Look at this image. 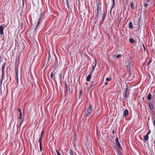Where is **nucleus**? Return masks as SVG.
Masks as SVG:
<instances>
[{
  "label": "nucleus",
  "instance_id": "f257e3e1",
  "mask_svg": "<svg viewBox=\"0 0 155 155\" xmlns=\"http://www.w3.org/2000/svg\"><path fill=\"white\" fill-rule=\"evenodd\" d=\"M125 65L127 68L129 70V71H130V68L132 66V61L130 59H128L127 61H126Z\"/></svg>",
  "mask_w": 155,
  "mask_h": 155
},
{
  "label": "nucleus",
  "instance_id": "f03ea898",
  "mask_svg": "<svg viewBox=\"0 0 155 155\" xmlns=\"http://www.w3.org/2000/svg\"><path fill=\"white\" fill-rule=\"evenodd\" d=\"M92 110V107L91 105L88 107L87 108V111L85 112L84 114V116L86 117L89 115L91 112Z\"/></svg>",
  "mask_w": 155,
  "mask_h": 155
},
{
  "label": "nucleus",
  "instance_id": "7ed1b4c3",
  "mask_svg": "<svg viewBox=\"0 0 155 155\" xmlns=\"http://www.w3.org/2000/svg\"><path fill=\"white\" fill-rule=\"evenodd\" d=\"M115 142L116 145L118 146L120 149H121L122 147L120 145V144L118 138L117 137L115 139Z\"/></svg>",
  "mask_w": 155,
  "mask_h": 155
},
{
  "label": "nucleus",
  "instance_id": "20e7f679",
  "mask_svg": "<svg viewBox=\"0 0 155 155\" xmlns=\"http://www.w3.org/2000/svg\"><path fill=\"white\" fill-rule=\"evenodd\" d=\"M42 15H43V13L42 12H41L40 13V17L39 18V19L38 21V25H37L36 27V28H35V29H36V28L38 27V25L39 24L40 22V21H41V19L42 17Z\"/></svg>",
  "mask_w": 155,
  "mask_h": 155
},
{
  "label": "nucleus",
  "instance_id": "39448f33",
  "mask_svg": "<svg viewBox=\"0 0 155 155\" xmlns=\"http://www.w3.org/2000/svg\"><path fill=\"white\" fill-rule=\"evenodd\" d=\"M92 74V72H90V74L87 76V81H90V79L91 78V74Z\"/></svg>",
  "mask_w": 155,
  "mask_h": 155
},
{
  "label": "nucleus",
  "instance_id": "423d86ee",
  "mask_svg": "<svg viewBox=\"0 0 155 155\" xmlns=\"http://www.w3.org/2000/svg\"><path fill=\"white\" fill-rule=\"evenodd\" d=\"M128 110L127 109H126L123 112V117H126L128 115Z\"/></svg>",
  "mask_w": 155,
  "mask_h": 155
},
{
  "label": "nucleus",
  "instance_id": "0eeeda50",
  "mask_svg": "<svg viewBox=\"0 0 155 155\" xmlns=\"http://www.w3.org/2000/svg\"><path fill=\"white\" fill-rule=\"evenodd\" d=\"M126 89L125 90V94L124 95V97H127V91H128V86L127 85H126Z\"/></svg>",
  "mask_w": 155,
  "mask_h": 155
},
{
  "label": "nucleus",
  "instance_id": "6e6552de",
  "mask_svg": "<svg viewBox=\"0 0 155 155\" xmlns=\"http://www.w3.org/2000/svg\"><path fill=\"white\" fill-rule=\"evenodd\" d=\"M3 27L2 25L0 26V34L2 35L3 34Z\"/></svg>",
  "mask_w": 155,
  "mask_h": 155
},
{
  "label": "nucleus",
  "instance_id": "1a4fd4ad",
  "mask_svg": "<svg viewBox=\"0 0 155 155\" xmlns=\"http://www.w3.org/2000/svg\"><path fill=\"white\" fill-rule=\"evenodd\" d=\"M149 108L151 110H152L153 108V106L152 103L149 102L148 103Z\"/></svg>",
  "mask_w": 155,
  "mask_h": 155
},
{
  "label": "nucleus",
  "instance_id": "9d476101",
  "mask_svg": "<svg viewBox=\"0 0 155 155\" xmlns=\"http://www.w3.org/2000/svg\"><path fill=\"white\" fill-rule=\"evenodd\" d=\"M129 27L130 28L133 29V28L132 23L131 22H130L129 23Z\"/></svg>",
  "mask_w": 155,
  "mask_h": 155
},
{
  "label": "nucleus",
  "instance_id": "9b49d317",
  "mask_svg": "<svg viewBox=\"0 0 155 155\" xmlns=\"http://www.w3.org/2000/svg\"><path fill=\"white\" fill-rule=\"evenodd\" d=\"M148 135L146 134L144 136V140L145 141H147L148 139Z\"/></svg>",
  "mask_w": 155,
  "mask_h": 155
},
{
  "label": "nucleus",
  "instance_id": "f8f14e48",
  "mask_svg": "<svg viewBox=\"0 0 155 155\" xmlns=\"http://www.w3.org/2000/svg\"><path fill=\"white\" fill-rule=\"evenodd\" d=\"M151 94H148L147 96V99L149 101L151 100Z\"/></svg>",
  "mask_w": 155,
  "mask_h": 155
},
{
  "label": "nucleus",
  "instance_id": "ddd939ff",
  "mask_svg": "<svg viewBox=\"0 0 155 155\" xmlns=\"http://www.w3.org/2000/svg\"><path fill=\"white\" fill-rule=\"evenodd\" d=\"M96 64H97V63H96V61H95V65H93L92 67V68L93 69V71H92V72L94 70V69H95V68L96 67Z\"/></svg>",
  "mask_w": 155,
  "mask_h": 155
},
{
  "label": "nucleus",
  "instance_id": "4468645a",
  "mask_svg": "<svg viewBox=\"0 0 155 155\" xmlns=\"http://www.w3.org/2000/svg\"><path fill=\"white\" fill-rule=\"evenodd\" d=\"M6 64V63H4L2 65V71H4L5 70V68Z\"/></svg>",
  "mask_w": 155,
  "mask_h": 155
},
{
  "label": "nucleus",
  "instance_id": "2eb2a0df",
  "mask_svg": "<svg viewBox=\"0 0 155 155\" xmlns=\"http://www.w3.org/2000/svg\"><path fill=\"white\" fill-rule=\"evenodd\" d=\"M96 3L97 4V10H99L100 8L99 6V2L97 1H96Z\"/></svg>",
  "mask_w": 155,
  "mask_h": 155
},
{
  "label": "nucleus",
  "instance_id": "dca6fc26",
  "mask_svg": "<svg viewBox=\"0 0 155 155\" xmlns=\"http://www.w3.org/2000/svg\"><path fill=\"white\" fill-rule=\"evenodd\" d=\"M2 78L1 80V83L2 82V81L5 75V71H2Z\"/></svg>",
  "mask_w": 155,
  "mask_h": 155
},
{
  "label": "nucleus",
  "instance_id": "f3484780",
  "mask_svg": "<svg viewBox=\"0 0 155 155\" xmlns=\"http://www.w3.org/2000/svg\"><path fill=\"white\" fill-rule=\"evenodd\" d=\"M130 6L132 9H134V5L133 2L131 3L130 5Z\"/></svg>",
  "mask_w": 155,
  "mask_h": 155
},
{
  "label": "nucleus",
  "instance_id": "a211bd4d",
  "mask_svg": "<svg viewBox=\"0 0 155 155\" xmlns=\"http://www.w3.org/2000/svg\"><path fill=\"white\" fill-rule=\"evenodd\" d=\"M19 118L21 120H22V119H24L23 118H22V113L21 112H20L19 114Z\"/></svg>",
  "mask_w": 155,
  "mask_h": 155
},
{
  "label": "nucleus",
  "instance_id": "6ab92c4d",
  "mask_svg": "<svg viewBox=\"0 0 155 155\" xmlns=\"http://www.w3.org/2000/svg\"><path fill=\"white\" fill-rule=\"evenodd\" d=\"M106 15V13H105V12H103V15L102 16V18H104L105 19Z\"/></svg>",
  "mask_w": 155,
  "mask_h": 155
},
{
  "label": "nucleus",
  "instance_id": "aec40b11",
  "mask_svg": "<svg viewBox=\"0 0 155 155\" xmlns=\"http://www.w3.org/2000/svg\"><path fill=\"white\" fill-rule=\"evenodd\" d=\"M129 41L131 43H133L135 41L132 38H130L129 40Z\"/></svg>",
  "mask_w": 155,
  "mask_h": 155
},
{
  "label": "nucleus",
  "instance_id": "412c9836",
  "mask_svg": "<svg viewBox=\"0 0 155 155\" xmlns=\"http://www.w3.org/2000/svg\"><path fill=\"white\" fill-rule=\"evenodd\" d=\"M69 0H66V5H67V6H68V9H69Z\"/></svg>",
  "mask_w": 155,
  "mask_h": 155
},
{
  "label": "nucleus",
  "instance_id": "4be33fe9",
  "mask_svg": "<svg viewBox=\"0 0 155 155\" xmlns=\"http://www.w3.org/2000/svg\"><path fill=\"white\" fill-rule=\"evenodd\" d=\"M69 88L68 87V88H66V90L65 91V95H66L67 93L69 91Z\"/></svg>",
  "mask_w": 155,
  "mask_h": 155
},
{
  "label": "nucleus",
  "instance_id": "5701e85b",
  "mask_svg": "<svg viewBox=\"0 0 155 155\" xmlns=\"http://www.w3.org/2000/svg\"><path fill=\"white\" fill-rule=\"evenodd\" d=\"M42 137H41L40 138L38 142L39 143V145H41V140H42Z\"/></svg>",
  "mask_w": 155,
  "mask_h": 155
},
{
  "label": "nucleus",
  "instance_id": "b1692460",
  "mask_svg": "<svg viewBox=\"0 0 155 155\" xmlns=\"http://www.w3.org/2000/svg\"><path fill=\"white\" fill-rule=\"evenodd\" d=\"M20 129H21V127L18 126L17 127V132H20Z\"/></svg>",
  "mask_w": 155,
  "mask_h": 155
},
{
  "label": "nucleus",
  "instance_id": "393cba45",
  "mask_svg": "<svg viewBox=\"0 0 155 155\" xmlns=\"http://www.w3.org/2000/svg\"><path fill=\"white\" fill-rule=\"evenodd\" d=\"M24 121V119H22V120H21V121L20 123V124L19 125V126H20L21 127V126Z\"/></svg>",
  "mask_w": 155,
  "mask_h": 155
},
{
  "label": "nucleus",
  "instance_id": "a878e982",
  "mask_svg": "<svg viewBox=\"0 0 155 155\" xmlns=\"http://www.w3.org/2000/svg\"><path fill=\"white\" fill-rule=\"evenodd\" d=\"M112 78H107L106 79V80L107 81H110L111 80Z\"/></svg>",
  "mask_w": 155,
  "mask_h": 155
},
{
  "label": "nucleus",
  "instance_id": "bb28decb",
  "mask_svg": "<svg viewBox=\"0 0 155 155\" xmlns=\"http://www.w3.org/2000/svg\"><path fill=\"white\" fill-rule=\"evenodd\" d=\"M70 155H73V151L71 149H70Z\"/></svg>",
  "mask_w": 155,
  "mask_h": 155
},
{
  "label": "nucleus",
  "instance_id": "cd10ccee",
  "mask_svg": "<svg viewBox=\"0 0 155 155\" xmlns=\"http://www.w3.org/2000/svg\"><path fill=\"white\" fill-rule=\"evenodd\" d=\"M15 72H16V76L17 77V81H18V72L16 70H15Z\"/></svg>",
  "mask_w": 155,
  "mask_h": 155
},
{
  "label": "nucleus",
  "instance_id": "c85d7f7f",
  "mask_svg": "<svg viewBox=\"0 0 155 155\" xmlns=\"http://www.w3.org/2000/svg\"><path fill=\"white\" fill-rule=\"evenodd\" d=\"M53 72H52L51 74V79H53Z\"/></svg>",
  "mask_w": 155,
  "mask_h": 155
},
{
  "label": "nucleus",
  "instance_id": "c756f323",
  "mask_svg": "<svg viewBox=\"0 0 155 155\" xmlns=\"http://www.w3.org/2000/svg\"><path fill=\"white\" fill-rule=\"evenodd\" d=\"M121 57V55L120 54H118L117 56V58H120Z\"/></svg>",
  "mask_w": 155,
  "mask_h": 155
},
{
  "label": "nucleus",
  "instance_id": "7c9ffc66",
  "mask_svg": "<svg viewBox=\"0 0 155 155\" xmlns=\"http://www.w3.org/2000/svg\"><path fill=\"white\" fill-rule=\"evenodd\" d=\"M152 60L151 59H150L148 61V64H147V66H149Z\"/></svg>",
  "mask_w": 155,
  "mask_h": 155
},
{
  "label": "nucleus",
  "instance_id": "2f4dec72",
  "mask_svg": "<svg viewBox=\"0 0 155 155\" xmlns=\"http://www.w3.org/2000/svg\"><path fill=\"white\" fill-rule=\"evenodd\" d=\"M56 152H57V155H60V153L57 150H56Z\"/></svg>",
  "mask_w": 155,
  "mask_h": 155
},
{
  "label": "nucleus",
  "instance_id": "473e14b6",
  "mask_svg": "<svg viewBox=\"0 0 155 155\" xmlns=\"http://www.w3.org/2000/svg\"><path fill=\"white\" fill-rule=\"evenodd\" d=\"M40 149L41 151H42V149L41 147V145H39Z\"/></svg>",
  "mask_w": 155,
  "mask_h": 155
},
{
  "label": "nucleus",
  "instance_id": "72a5a7b5",
  "mask_svg": "<svg viewBox=\"0 0 155 155\" xmlns=\"http://www.w3.org/2000/svg\"><path fill=\"white\" fill-rule=\"evenodd\" d=\"M148 4L147 3H146L145 4H144V6L145 7H146L148 5Z\"/></svg>",
  "mask_w": 155,
  "mask_h": 155
},
{
  "label": "nucleus",
  "instance_id": "f704fd0d",
  "mask_svg": "<svg viewBox=\"0 0 155 155\" xmlns=\"http://www.w3.org/2000/svg\"><path fill=\"white\" fill-rule=\"evenodd\" d=\"M94 84V81H92L90 85V87H91Z\"/></svg>",
  "mask_w": 155,
  "mask_h": 155
},
{
  "label": "nucleus",
  "instance_id": "c9c22d12",
  "mask_svg": "<svg viewBox=\"0 0 155 155\" xmlns=\"http://www.w3.org/2000/svg\"><path fill=\"white\" fill-rule=\"evenodd\" d=\"M82 94V90H80V92H79V95L80 96H81Z\"/></svg>",
  "mask_w": 155,
  "mask_h": 155
},
{
  "label": "nucleus",
  "instance_id": "e433bc0d",
  "mask_svg": "<svg viewBox=\"0 0 155 155\" xmlns=\"http://www.w3.org/2000/svg\"><path fill=\"white\" fill-rule=\"evenodd\" d=\"M65 87L66 88L68 87V86L66 82H65Z\"/></svg>",
  "mask_w": 155,
  "mask_h": 155
},
{
  "label": "nucleus",
  "instance_id": "4c0bfd02",
  "mask_svg": "<svg viewBox=\"0 0 155 155\" xmlns=\"http://www.w3.org/2000/svg\"><path fill=\"white\" fill-rule=\"evenodd\" d=\"M104 19H104V18H102V22H101V25L102 24L103 22H104Z\"/></svg>",
  "mask_w": 155,
  "mask_h": 155
},
{
  "label": "nucleus",
  "instance_id": "58836bf2",
  "mask_svg": "<svg viewBox=\"0 0 155 155\" xmlns=\"http://www.w3.org/2000/svg\"><path fill=\"white\" fill-rule=\"evenodd\" d=\"M44 131H42V132H41V137H42L43 135V134H44Z\"/></svg>",
  "mask_w": 155,
  "mask_h": 155
},
{
  "label": "nucleus",
  "instance_id": "ea45409f",
  "mask_svg": "<svg viewBox=\"0 0 155 155\" xmlns=\"http://www.w3.org/2000/svg\"><path fill=\"white\" fill-rule=\"evenodd\" d=\"M60 80L62 79V74H61L60 75Z\"/></svg>",
  "mask_w": 155,
  "mask_h": 155
},
{
  "label": "nucleus",
  "instance_id": "a19ab883",
  "mask_svg": "<svg viewBox=\"0 0 155 155\" xmlns=\"http://www.w3.org/2000/svg\"><path fill=\"white\" fill-rule=\"evenodd\" d=\"M151 132V131L150 130H149L148 132V133L147 134V135H149V134H150Z\"/></svg>",
  "mask_w": 155,
  "mask_h": 155
},
{
  "label": "nucleus",
  "instance_id": "79ce46f5",
  "mask_svg": "<svg viewBox=\"0 0 155 155\" xmlns=\"http://www.w3.org/2000/svg\"><path fill=\"white\" fill-rule=\"evenodd\" d=\"M153 124L154 125V126L155 127V119L153 121Z\"/></svg>",
  "mask_w": 155,
  "mask_h": 155
},
{
  "label": "nucleus",
  "instance_id": "37998d69",
  "mask_svg": "<svg viewBox=\"0 0 155 155\" xmlns=\"http://www.w3.org/2000/svg\"><path fill=\"white\" fill-rule=\"evenodd\" d=\"M18 110L20 113V112H21V110L20 109H19Z\"/></svg>",
  "mask_w": 155,
  "mask_h": 155
},
{
  "label": "nucleus",
  "instance_id": "c03bdc74",
  "mask_svg": "<svg viewBox=\"0 0 155 155\" xmlns=\"http://www.w3.org/2000/svg\"><path fill=\"white\" fill-rule=\"evenodd\" d=\"M108 83L107 82H105V84L106 85H107V84H108Z\"/></svg>",
  "mask_w": 155,
  "mask_h": 155
},
{
  "label": "nucleus",
  "instance_id": "a18cd8bd",
  "mask_svg": "<svg viewBox=\"0 0 155 155\" xmlns=\"http://www.w3.org/2000/svg\"><path fill=\"white\" fill-rule=\"evenodd\" d=\"M99 13V10H97V13L98 15Z\"/></svg>",
  "mask_w": 155,
  "mask_h": 155
},
{
  "label": "nucleus",
  "instance_id": "49530a36",
  "mask_svg": "<svg viewBox=\"0 0 155 155\" xmlns=\"http://www.w3.org/2000/svg\"><path fill=\"white\" fill-rule=\"evenodd\" d=\"M143 48H144V49L145 50V47L144 45L143 44Z\"/></svg>",
  "mask_w": 155,
  "mask_h": 155
},
{
  "label": "nucleus",
  "instance_id": "de8ad7c7",
  "mask_svg": "<svg viewBox=\"0 0 155 155\" xmlns=\"http://www.w3.org/2000/svg\"><path fill=\"white\" fill-rule=\"evenodd\" d=\"M112 1H113V4L114 5V3H115L114 0H112Z\"/></svg>",
  "mask_w": 155,
  "mask_h": 155
},
{
  "label": "nucleus",
  "instance_id": "09e8293b",
  "mask_svg": "<svg viewBox=\"0 0 155 155\" xmlns=\"http://www.w3.org/2000/svg\"><path fill=\"white\" fill-rule=\"evenodd\" d=\"M112 11H114L113 10H110V14H111V12H112Z\"/></svg>",
  "mask_w": 155,
  "mask_h": 155
},
{
  "label": "nucleus",
  "instance_id": "8fccbe9b",
  "mask_svg": "<svg viewBox=\"0 0 155 155\" xmlns=\"http://www.w3.org/2000/svg\"><path fill=\"white\" fill-rule=\"evenodd\" d=\"M112 133L113 134H114V130H113V131H112Z\"/></svg>",
  "mask_w": 155,
  "mask_h": 155
},
{
  "label": "nucleus",
  "instance_id": "3c124183",
  "mask_svg": "<svg viewBox=\"0 0 155 155\" xmlns=\"http://www.w3.org/2000/svg\"><path fill=\"white\" fill-rule=\"evenodd\" d=\"M120 19H121V18H120V20L118 21L119 23H120Z\"/></svg>",
  "mask_w": 155,
  "mask_h": 155
},
{
  "label": "nucleus",
  "instance_id": "603ef678",
  "mask_svg": "<svg viewBox=\"0 0 155 155\" xmlns=\"http://www.w3.org/2000/svg\"><path fill=\"white\" fill-rule=\"evenodd\" d=\"M22 2H23V4H24V0H22Z\"/></svg>",
  "mask_w": 155,
  "mask_h": 155
},
{
  "label": "nucleus",
  "instance_id": "864d4df0",
  "mask_svg": "<svg viewBox=\"0 0 155 155\" xmlns=\"http://www.w3.org/2000/svg\"><path fill=\"white\" fill-rule=\"evenodd\" d=\"M113 7H112L110 9V10H112V8H113Z\"/></svg>",
  "mask_w": 155,
  "mask_h": 155
},
{
  "label": "nucleus",
  "instance_id": "5fc2aeb1",
  "mask_svg": "<svg viewBox=\"0 0 155 155\" xmlns=\"http://www.w3.org/2000/svg\"><path fill=\"white\" fill-rule=\"evenodd\" d=\"M15 124H14V127H13V128H14L15 127Z\"/></svg>",
  "mask_w": 155,
  "mask_h": 155
}]
</instances>
